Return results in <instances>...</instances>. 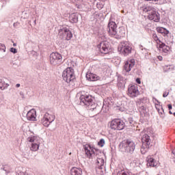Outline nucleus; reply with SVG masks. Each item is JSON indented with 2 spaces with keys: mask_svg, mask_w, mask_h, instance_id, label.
Listing matches in <instances>:
<instances>
[{
  "mask_svg": "<svg viewBox=\"0 0 175 175\" xmlns=\"http://www.w3.org/2000/svg\"><path fill=\"white\" fill-rule=\"evenodd\" d=\"M109 125L112 131H122L125 128L124 120L118 118L112 120L109 122Z\"/></svg>",
  "mask_w": 175,
  "mask_h": 175,
  "instance_id": "nucleus-2",
  "label": "nucleus"
},
{
  "mask_svg": "<svg viewBox=\"0 0 175 175\" xmlns=\"http://www.w3.org/2000/svg\"><path fill=\"white\" fill-rule=\"evenodd\" d=\"M122 147L124 148V151H126V152L132 154L133 151H135L136 144H135V142L132 141L126 140L122 143Z\"/></svg>",
  "mask_w": 175,
  "mask_h": 175,
  "instance_id": "nucleus-8",
  "label": "nucleus"
},
{
  "mask_svg": "<svg viewBox=\"0 0 175 175\" xmlns=\"http://www.w3.org/2000/svg\"><path fill=\"white\" fill-rule=\"evenodd\" d=\"M143 147L146 148V147H150V144H151V138H150V135L145 134L142 136V138Z\"/></svg>",
  "mask_w": 175,
  "mask_h": 175,
  "instance_id": "nucleus-17",
  "label": "nucleus"
},
{
  "mask_svg": "<svg viewBox=\"0 0 175 175\" xmlns=\"http://www.w3.org/2000/svg\"><path fill=\"white\" fill-rule=\"evenodd\" d=\"M75 77V70H73V68L68 67L63 71L62 78L66 83L73 81Z\"/></svg>",
  "mask_w": 175,
  "mask_h": 175,
  "instance_id": "nucleus-4",
  "label": "nucleus"
},
{
  "mask_svg": "<svg viewBox=\"0 0 175 175\" xmlns=\"http://www.w3.org/2000/svg\"><path fill=\"white\" fill-rule=\"evenodd\" d=\"M169 1H170V0H164V2L167 3V2H169Z\"/></svg>",
  "mask_w": 175,
  "mask_h": 175,
  "instance_id": "nucleus-39",
  "label": "nucleus"
},
{
  "mask_svg": "<svg viewBox=\"0 0 175 175\" xmlns=\"http://www.w3.org/2000/svg\"><path fill=\"white\" fill-rule=\"evenodd\" d=\"M0 50H3V51H6V46H5V44L0 43Z\"/></svg>",
  "mask_w": 175,
  "mask_h": 175,
  "instance_id": "nucleus-28",
  "label": "nucleus"
},
{
  "mask_svg": "<svg viewBox=\"0 0 175 175\" xmlns=\"http://www.w3.org/2000/svg\"><path fill=\"white\" fill-rule=\"evenodd\" d=\"M139 94L140 92H139V88H137V85H129L127 95L130 96V98H136V96H139Z\"/></svg>",
  "mask_w": 175,
  "mask_h": 175,
  "instance_id": "nucleus-10",
  "label": "nucleus"
},
{
  "mask_svg": "<svg viewBox=\"0 0 175 175\" xmlns=\"http://www.w3.org/2000/svg\"><path fill=\"white\" fill-rule=\"evenodd\" d=\"M49 62L53 66H59L62 64V55L59 53H52L49 56Z\"/></svg>",
  "mask_w": 175,
  "mask_h": 175,
  "instance_id": "nucleus-5",
  "label": "nucleus"
},
{
  "mask_svg": "<svg viewBox=\"0 0 175 175\" xmlns=\"http://www.w3.org/2000/svg\"><path fill=\"white\" fill-rule=\"evenodd\" d=\"M133 66H135V59H129L124 62V70L127 72H131Z\"/></svg>",
  "mask_w": 175,
  "mask_h": 175,
  "instance_id": "nucleus-14",
  "label": "nucleus"
},
{
  "mask_svg": "<svg viewBox=\"0 0 175 175\" xmlns=\"http://www.w3.org/2000/svg\"><path fill=\"white\" fill-rule=\"evenodd\" d=\"M96 165L98 167H102L105 165V160L102 158H97Z\"/></svg>",
  "mask_w": 175,
  "mask_h": 175,
  "instance_id": "nucleus-24",
  "label": "nucleus"
},
{
  "mask_svg": "<svg viewBox=\"0 0 175 175\" xmlns=\"http://www.w3.org/2000/svg\"><path fill=\"white\" fill-rule=\"evenodd\" d=\"M81 103L85 106H90L92 103V96L91 95H81L80 97Z\"/></svg>",
  "mask_w": 175,
  "mask_h": 175,
  "instance_id": "nucleus-16",
  "label": "nucleus"
},
{
  "mask_svg": "<svg viewBox=\"0 0 175 175\" xmlns=\"http://www.w3.org/2000/svg\"><path fill=\"white\" fill-rule=\"evenodd\" d=\"M167 106H168L169 110H172V109H173V107L172 106V104H170Z\"/></svg>",
  "mask_w": 175,
  "mask_h": 175,
  "instance_id": "nucleus-34",
  "label": "nucleus"
},
{
  "mask_svg": "<svg viewBox=\"0 0 175 175\" xmlns=\"http://www.w3.org/2000/svg\"><path fill=\"white\" fill-rule=\"evenodd\" d=\"M105 139H100V141L98 142V146H99V147H103V146H105Z\"/></svg>",
  "mask_w": 175,
  "mask_h": 175,
  "instance_id": "nucleus-27",
  "label": "nucleus"
},
{
  "mask_svg": "<svg viewBox=\"0 0 175 175\" xmlns=\"http://www.w3.org/2000/svg\"><path fill=\"white\" fill-rule=\"evenodd\" d=\"M55 120V116L49 113H46L41 120V122L44 126L49 127L50 124Z\"/></svg>",
  "mask_w": 175,
  "mask_h": 175,
  "instance_id": "nucleus-9",
  "label": "nucleus"
},
{
  "mask_svg": "<svg viewBox=\"0 0 175 175\" xmlns=\"http://www.w3.org/2000/svg\"><path fill=\"white\" fill-rule=\"evenodd\" d=\"M116 36L119 38H124L125 36V29L120 27L116 31Z\"/></svg>",
  "mask_w": 175,
  "mask_h": 175,
  "instance_id": "nucleus-22",
  "label": "nucleus"
},
{
  "mask_svg": "<svg viewBox=\"0 0 175 175\" xmlns=\"http://www.w3.org/2000/svg\"><path fill=\"white\" fill-rule=\"evenodd\" d=\"M157 48L164 55H167V54L170 53V46L165 45L163 42H161L159 46H157Z\"/></svg>",
  "mask_w": 175,
  "mask_h": 175,
  "instance_id": "nucleus-15",
  "label": "nucleus"
},
{
  "mask_svg": "<svg viewBox=\"0 0 175 175\" xmlns=\"http://www.w3.org/2000/svg\"><path fill=\"white\" fill-rule=\"evenodd\" d=\"M86 79L89 81H98L100 78L96 74L88 72L86 74Z\"/></svg>",
  "mask_w": 175,
  "mask_h": 175,
  "instance_id": "nucleus-19",
  "label": "nucleus"
},
{
  "mask_svg": "<svg viewBox=\"0 0 175 175\" xmlns=\"http://www.w3.org/2000/svg\"><path fill=\"white\" fill-rule=\"evenodd\" d=\"M170 114H173V113L172 112V111H169Z\"/></svg>",
  "mask_w": 175,
  "mask_h": 175,
  "instance_id": "nucleus-40",
  "label": "nucleus"
},
{
  "mask_svg": "<svg viewBox=\"0 0 175 175\" xmlns=\"http://www.w3.org/2000/svg\"><path fill=\"white\" fill-rule=\"evenodd\" d=\"M0 90H3V86L0 85Z\"/></svg>",
  "mask_w": 175,
  "mask_h": 175,
  "instance_id": "nucleus-38",
  "label": "nucleus"
},
{
  "mask_svg": "<svg viewBox=\"0 0 175 175\" xmlns=\"http://www.w3.org/2000/svg\"><path fill=\"white\" fill-rule=\"evenodd\" d=\"M147 166H150V167H155L158 163H157V161L150 156H148L147 157Z\"/></svg>",
  "mask_w": 175,
  "mask_h": 175,
  "instance_id": "nucleus-20",
  "label": "nucleus"
},
{
  "mask_svg": "<svg viewBox=\"0 0 175 175\" xmlns=\"http://www.w3.org/2000/svg\"><path fill=\"white\" fill-rule=\"evenodd\" d=\"M121 13H125V12L124 10H122Z\"/></svg>",
  "mask_w": 175,
  "mask_h": 175,
  "instance_id": "nucleus-42",
  "label": "nucleus"
},
{
  "mask_svg": "<svg viewBox=\"0 0 175 175\" xmlns=\"http://www.w3.org/2000/svg\"><path fill=\"white\" fill-rule=\"evenodd\" d=\"M97 8H98V9H102V8H103V5H102L100 3H98Z\"/></svg>",
  "mask_w": 175,
  "mask_h": 175,
  "instance_id": "nucleus-30",
  "label": "nucleus"
},
{
  "mask_svg": "<svg viewBox=\"0 0 175 175\" xmlns=\"http://www.w3.org/2000/svg\"><path fill=\"white\" fill-rule=\"evenodd\" d=\"M108 32L111 36H116L117 33V24H116V22L111 21L109 23Z\"/></svg>",
  "mask_w": 175,
  "mask_h": 175,
  "instance_id": "nucleus-13",
  "label": "nucleus"
},
{
  "mask_svg": "<svg viewBox=\"0 0 175 175\" xmlns=\"http://www.w3.org/2000/svg\"><path fill=\"white\" fill-rule=\"evenodd\" d=\"M167 95H169V92H164L163 96V98H166V96H167Z\"/></svg>",
  "mask_w": 175,
  "mask_h": 175,
  "instance_id": "nucleus-31",
  "label": "nucleus"
},
{
  "mask_svg": "<svg viewBox=\"0 0 175 175\" xmlns=\"http://www.w3.org/2000/svg\"><path fill=\"white\" fill-rule=\"evenodd\" d=\"M18 87H20V84H19V83H17V84H16V88H18Z\"/></svg>",
  "mask_w": 175,
  "mask_h": 175,
  "instance_id": "nucleus-37",
  "label": "nucleus"
},
{
  "mask_svg": "<svg viewBox=\"0 0 175 175\" xmlns=\"http://www.w3.org/2000/svg\"><path fill=\"white\" fill-rule=\"evenodd\" d=\"M71 21H72V23H76L77 19H76V18H75V19H72V20H71Z\"/></svg>",
  "mask_w": 175,
  "mask_h": 175,
  "instance_id": "nucleus-36",
  "label": "nucleus"
},
{
  "mask_svg": "<svg viewBox=\"0 0 175 175\" xmlns=\"http://www.w3.org/2000/svg\"><path fill=\"white\" fill-rule=\"evenodd\" d=\"M157 31L159 33H161L163 36H166L169 34V31L163 27H157Z\"/></svg>",
  "mask_w": 175,
  "mask_h": 175,
  "instance_id": "nucleus-23",
  "label": "nucleus"
},
{
  "mask_svg": "<svg viewBox=\"0 0 175 175\" xmlns=\"http://www.w3.org/2000/svg\"><path fill=\"white\" fill-rule=\"evenodd\" d=\"M11 51H12V53H17V51H16V49H14V48H12Z\"/></svg>",
  "mask_w": 175,
  "mask_h": 175,
  "instance_id": "nucleus-33",
  "label": "nucleus"
},
{
  "mask_svg": "<svg viewBox=\"0 0 175 175\" xmlns=\"http://www.w3.org/2000/svg\"><path fill=\"white\" fill-rule=\"evenodd\" d=\"M152 38L154 42H156L157 46L158 47V46L160 45L162 43V42L161 41V40H159V38H158V36L156 33H154L152 35Z\"/></svg>",
  "mask_w": 175,
  "mask_h": 175,
  "instance_id": "nucleus-25",
  "label": "nucleus"
},
{
  "mask_svg": "<svg viewBox=\"0 0 175 175\" xmlns=\"http://www.w3.org/2000/svg\"><path fill=\"white\" fill-rule=\"evenodd\" d=\"M143 13H147L148 20L158 23L160 20L159 14L155 10V8L151 5H143L141 8Z\"/></svg>",
  "mask_w": 175,
  "mask_h": 175,
  "instance_id": "nucleus-1",
  "label": "nucleus"
},
{
  "mask_svg": "<svg viewBox=\"0 0 175 175\" xmlns=\"http://www.w3.org/2000/svg\"><path fill=\"white\" fill-rule=\"evenodd\" d=\"M27 142L31 143L30 145V151L36 152V151L39 150L40 147V138L36 136H31L27 138Z\"/></svg>",
  "mask_w": 175,
  "mask_h": 175,
  "instance_id": "nucleus-3",
  "label": "nucleus"
},
{
  "mask_svg": "<svg viewBox=\"0 0 175 175\" xmlns=\"http://www.w3.org/2000/svg\"><path fill=\"white\" fill-rule=\"evenodd\" d=\"M84 6H85V4H84V3H81V4L77 5L78 9H83V8H84Z\"/></svg>",
  "mask_w": 175,
  "mask_h": 175,
  "instance_id": "nucleus-29",
  "label": "nucleus"
},
{
  "mask_svg": "<svg viewBox=\"0 0 175 175\" xmlns=\"http://www.w3.org/2000/svg\"><path fill=\"white\" fill-rule=\"evenodd\" d=\"M157 58L159 61H162V59H163V57H162V56H158Z\"/></svg>",
  "mask_w": 175,
  "mask_h": 175,
  "instance_id": "nucleus-35",
  "label": "nucleus"
},
{
  "mask_svg": "<svg viewBox=\"0 0 175 175\" xmlns=\"http://www.w3.org/2000/svg\"><path fill=\"white\" fill-rule=\"evenodd\" d=\"M122 175H126V174H125V173L124 172H122Z\"/></svg>",
  "mask_w": 175,
  "mask_h": 175,
  "instance_id": "nucleus-44",
  "label": "nucleus"
},
{
  "mask_svg": "<svg viewBox=\"0 0 175 175\" xmlns=\"http://www.w3.org/2000/svg\"><path fill=\"white\" fill-rule=\"evenodd\" d=\"M71 175H81L83 170L81 168L72 167L70 170Z\"/></svg>",
  "mask_w": 175,
  "mask_h": 175,
  "instance_id": "nucleus-21",
  "label": "nucleus"
},
{
  "mask_svg": "<svg viewBox=\"0 0 175 175\" xmlns=\"http://www.w3.org/2000/svg\"><path fill=\"white\" fill-rule=\"evenodd\" d=\"M102 170H100V168L98 169V172H101Z\"/></svg>",
  "mask_w": 175,
  "mask_h": 175,
  "instance_id": "nucleus-43",
  "label": "nucleus"
},
{
  "mask_svg": "<svg viewBox=\"0 0 175 175\" xmlns=\"http://www.w3.org/2000/svg\"><path fill=\"white\" fill-rule=\"evenodd\" d=\"M119 51L124 55H128L132 53V47L128 42H122L118 47Z\"/></svg>",
  "mask_w": 175,
  "mask_h": 175,
  "instance_id": "nucleus-7",
  "label": "nucleus"
},
{
  "mask_svg": "<svg viewBox=\"0 0 175 175\" xmlns=\"http://www.w3.org/2000/svg\"><path fill=\"white\" fill-rule=\"evenodd\" d=\"M172 154L175 156V151H172Z\"/></svg>",
  "mask_w": 175,
  "mask_h": 175,
  "instance_id": "nucleus-41",
  "label": "nucleus"
},
{
  "mask_svg": "<svg viewBox=\"0 0 175 175\" xmlns=\"http://www.w3.org/2000/svg\"><path fill=\"white\" fill-rule=\"evenodd\" d=\"M85 154L89 159H92L95 157V148L87 144L84 146Z\"/></svg>",
  "mask_w": 175,
  "mask_h": 175,
  "instance_id": "nucleus-11",
  "label": "nucleus"
},
{
  "mask_svg": "<svg viewBox=\"0 0 175 175\" xmlns=\"http://www.w3.org/2000/svg\"><path fill=\"white\" fill-rule=\"evenodd\" d=\"M173 115L174 116V117H175V112L173 113Z\"/></svg>",
  "mask_w": 175,
  "mask_h": 175,
  "instance_id": "nucleus-45",
  "label": "nucleus"
},
{
  "mask_svg": "<svg viewBox=\"0 0 175 175\" xmlns=\"http://www.w3.org/2000/svg\"><path fill=\"white\" fill-rule=\"evenodd\" d=\"M98 47L101 54H108L109 51H110V44L106 41L100 42Z\"/></svg>",
  "mask_w": 175,
  "mask_h": 175,
  "instance_id": "nucleus-12",
  "label": "nucleus"
},
{
  "mask_svg": "<svg viewBox=\"0 0 175 175\" xmlns=\"http://www.w3.org/2000/svg\"><path fill=\"white\" fill-rule=\"evenodd\" d=\"M14 46H16V44H14Z\"/></svg>",
  "mask_w": 175,
  "mask_h": 175,
  "instance_id": "nucleus-46",
  "label": "nucleus"
},
{
  "mask_svg": "<svg viewBox=\"0 0 175 175\" xmlns=\"http://www.w3.org/2000/svg\"><path fill=\"white\" fill-rule=\"evenodd\" d=\"M59 36L66 40H70L73 38V34L69 29L66 27H63L59 30Z\"/></svg>",
  "mask_w": 175,
  "mask_h": 175,
  "instance_id": "nucleus-6",
  "label": "nucleus"
},
{
  "mask_svg": "<svg viewBox=\"0 0 175 175\" xmlns=\"http://www.w3.org/2000/svg\"><path fill=\"white\" fill-rule=\"evenodd\" d=\"M149 147H144L143 145L142 146L141 148V152L142 154H146V152H147V150H148Z\"/></svg>",
  "mask_w": 175,
  "mask_h": 175,
  "instance_id": "nucleus-26",
  "label": "nucleus"
},
{
  "mask_svg": "<svg viewBox=\"0 0 175 175\" xmlns=\"http://www.w3.org/2000/svg\"><path fill=\"white\" fill-rule=\"evenodd\" d=\"M136 83H137V84H142V81L140 80V78L136 79Z\"/></svg>",
  "mask_w": 175,
  "mask_h": 175,
  "instance_id": "nucleus-32",
  "label": "nucleus"
},
{
  "mask_svg": "<svg viewBox=\"0 0 175 175\" xmlns=\"http://www.w3.org/2000/svg\"><path fill=\"white\" fill-rule=\"evenodd\" d=\"M29 121H36V110L32 109L27 114Z\"/></svg>",
  "mask_w": 175,
  "mask_h": 175,
  "instance_id": "nucleus-18",
  "label": "nucleus"
}]
</instances>
